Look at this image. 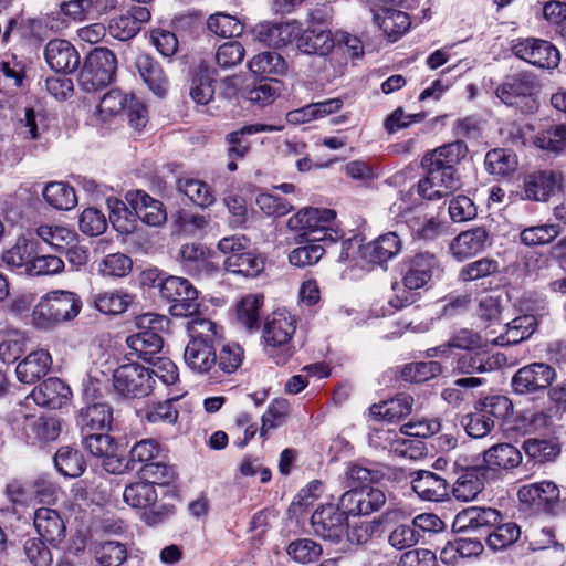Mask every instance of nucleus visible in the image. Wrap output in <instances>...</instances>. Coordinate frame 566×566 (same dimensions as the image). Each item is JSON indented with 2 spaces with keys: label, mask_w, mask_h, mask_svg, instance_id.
<instances>
[{
  "label": "nucleus",
  "mask_w": 566,
  "mask_h": 566,
  "mask_svg": "<svg viewBox=\"0 0 566 566\" xmlns=\"http://www.w3.org/2000/svg\"><path fill=\"white\" fill-rule=\"evenodd\" d=\"M468 154L463 140H455L428 151L421 165L426 175L417 184L418 195L427 200H437L448 196L460 186L457 165Z\"/></svg>",
  "instance_id": "f257e3e1"
},
{
  "label": "nucleus",
  "mask_w": 566,
  "mask_h": 566,
  "mask_svg": "<svg viewBox=\"0 0 566 566\" xmlns=\"http://www.w3.org/2000/svg\"><path fill=\"white\" fill-rule=\"evenodd\" d=\"M189 342L184 352L187 367L195 374L214 377L216 350L221 327L208 318H192L188 323Z\"/></svg>",
  "instance_id": "f03ea898"
},
{
  "label": "nucleus",
  "mask_w": 566,
  "mask_h": 566,
  "mask_svg": "<svg viewBox=\"0 0 566 566\" xmlns=\"http://www.w3.org/2000/svg\"><path fill=\"white\" fill-rule=\"evenodd\" d=\"M296 323L295 316L286 310H276L264 321L261 336L263 350L277 366L286 365L295 353L292 338Z\"/></svg>",
  "instance_id": "7ed1b4c3"
},
{
  "label": "nucleus",
  "mask_w": 566,
  "mask_h": 566,
  "mask_svg": "<svg viewBox=\"0 0 566 566\" xmlns=\"http://www.w3.org/2000/svg\"><path fill=\"white\" fill-rule=\"evenodd\" d=\"M83 302L72 291L54 290L43 295L33 307L31 319L36 329L50 331L78 316Z\"/></svg>",
  "instance_id": "20e7f679"
},
{
  "label": "nucleus",
  "mask_w": 566,
  "mask_h": 566,
  "mask_svg": "<svg viewBox=\"0 0 566 566\" xmlns=\"http://www.w3.org/2000/svg\"><path fill=\"white\" fill-rule=\"evenodd\" d=\"M539 90L538 76L532 71L520 70L503 78L495 88V95L507 107L528 115L538 111Z\"/></svg>",
  "instance_id": "39448f33"
},
{
  "label": "nucleus",
  "mask_w": 566,
  "mask_h": 566,
  "mask_svg": "<svg viewBox=\"0 0 566 566\" xmlns=\"http://www.w3.org/2000/svg\"><path fill=\"white\" fill-rule=\"evenodd\" d=\"M439 271L440 262L433 253L419 252L407 256L401 263L405 290L401 295L390 298L389 306L398 311L412 305L418 296V293L412 291L426 286Z\"/></svg>",
  "instance_id": "423d86ee"
},
{
  "label": "nucleus",
  "mask_w": 566,
  "mask_h": 566,
  "mask_svg": "<svg viewBox=\"0 0 566 566\" xmlns=\"http://www.w3.org/2000/svg\"><path fill=\"white\" fill-rule=\"evenodd\" d=\"M117 56L106 46L93 48L84 57L77 82L87 93L98 92L112 84L117 73Z\"/></svg>",
  "instance_id": "0eeeda50"
},
{
  "label": "nucleus",
  "mask_w": 566,
  "mask_h": 566,
  "mask_svg": "<svg viewBox=\"0 0 566 566\" xmlns=\"http://www.w3.org/2000/svg\"><path fill=\"white\" fill-rule=\"evenodd\" d=\"M450 473L453 479L450 495L462 502L474 500L484 490L485 482L492 481L474 457H458L451 464Z\"/></svg>",
  "instance_id": "6e6552de"
},
{
  "label": "nucleus",
  "mask_w": 566,
  "mask_h": 566,
  "mask_svg": "<svg viewBox=\"0 0 566 566\" xmlns=\"http://www.w3.org/2000/svg\"><path fill=\"white\" fill-rule=\"evenodd\" d=\"M503 361V355H492L484 350L474 349L455 354L451 363L452 374L468 375L469 377L457 379L454 386L465 389L480 387L485 384V379L473 375L500 368Z\"/></svg>",
  "instance_id": "1a4fd4ad"
},
{
  "label": "nucleus",
  "mask_w": 566,
  "mask_h": 566,
  "mask_svg": "<svg viewBox=\"0 0 566 566\" xmlns=\"http://www.w3.org/2000/svg\"><path fill=\"white\" fill-rule=\"evenodd\" d=\"M159 296L175 317H191L199 312V292L188 279L167 276L160 283Z\"/></svg>",
  "instance_id": "9d476101"
},
{
  "label": "nucleus",
  "mask_w": 566,
  "mask_h": 566,
  "mask_svg": "<svg viewBox=\"0 0 566 566\" xmlns=\"http://www.w3.org/2000/svg\"><path fill=\"white\" fill-rule=\"evenodd\" d=\"M313 534L325 542L339 544L347 532L348 516L339 501L317 505L310 520Z\"/></svg>",
  "instance_id": "9b49d317"
},
{
  "label": "nucleus",
  "mask_w": 566,
  "mask_h": 566,
  "mask_svg": "<svg viewBox=\"0 0 566 566\" xmlns=\"http://www.w3.org/2000/svg\"><path fill=\"white\" fill-rule=\"evenodd\" d=\"M154 385L150 368L138 363L120 365L113 373L114 391L122 398H144L151 394Z\"/></svg>",
  "instance_id": "f8f14e48"
},
{
  "label": "nucleus",
  "mask_w": 566,
  "mask_h": 566,
  "mask_svg": "<svg viewBox=\"0 0 566 566\" xmlns=\"http://www.w3.org/2000/svg\"><path fill=\"white\" fill-rule=\"evenodd\" d=\"M515 57L537 69L555 70L560 63L559 50L549 41L539 38H518L512 41Z\"/></svg>",
  "instance_id": "ddd939ff"
},
{
  "label": "nucleus",
  "mask_w": 566,
  "mask_h": 566,
  "mask_svg": "<svg viewBox=\"0 0 566 566\" xmlns=\"http://www.w3.org/2000/svg\"><path fill=\"white\" fill-rule=\"evenodd\" d=\"M502 520L504 515L495 507L472 505L455 515L452 528L455 533H472L485 539Z\"/></svg>",
  "instance_id": "4468645a"
},
{
  "label": "nucleus",
  "mask_w": 566,
  "mask_h": 566,
  "mask_svg": "<svg viewBox=\"0 0 566 566\" xmlns=\"http://www.w3.org/2000/svg\"><path fill=\"white\" fill-rule=\"evenodd\" d=\"M557 377L554 367L546 363H531L518 368L511 379L516 395H533L549 389Z\"/></svg>",
  "instance_id": "2eb2a0df"
},
{
  "label": "nucleus",
  "mask_w": 566,
  "mask_h": 566,
  "mask_svg": "<svg viewBox=\"0 0 566 566\" xmlns=\"http://www.w3.org/2000/svg\"><path fill=\"white\" fill-rule=\"evenodd\" d=\"M480 462L492 481L503 478L517 468L523 460L522 452L512 443H496L482 453Z\"/></svg>",
  "instance_id": "dca6fc26"
},
{
  "label": "nucleus",
  "mask_w": 566,
  "mask_h": 566,
  "mask_svg": "<svg viewBox=\"0 0 566 566\" xmlns=\"http://www.w3.org/2000/svg\"><path fill=\"white\" fill-rule=\"evenodd\" d=\"M560 491L553 481L525 484L520 488V502L536 513L553 514L559 501Z\"/></svg>",
  "instance_id": "f3484780"
},
{
  "label": "nucleus",
  "mask_w": 566,
  "mask_h": 566,
  "mask_svg": "<svg viewBox=\"0 0 566 566\" xmlns=\"http://www.w3.org/2000/svg\"><path fill=\"white\" fill-rule=\"evenodd\" d=\"M386 500L384 491L377 488H352L338 497L340 506H343L348 517L378 512L386 504Z\"/></svg>",
  "instance_id": "a211bd4d"
},
{
  "label": "nucleus",
  "mask_w": 566,
  "mask_h": 566,
  "mask_svg": "<svg viewBox=\"0 0 566 566\" xmlns=\"http://www.w3.org/2000/svg\"><path fill=\"white\" fill-rule=\"evenodd\" d=\"M402 250V241L397 232L389 231L380 234L370 242L360 245L359 253L370 268L387 269V263Z\"/></svg>",
  "instance_id": "6ab92c4d"
},
{
  "label": "nucleus",
  "mask_w": 566,
  "mask_h": 566,
  "mask_svg": "<svg viewBox=\"0 0 566 566\" xmlns=\"http://www.w3.org/2000/svg\"><path fill=\"white\" fill-rule=\"evenodd\" d=\"M125 200L134 210L138 221L149 227H161L167 221V211L163 201L151 197L143 189L129 190Z\"/></svg>",
  "instance_id": "aec40b11"
},
{
  "label": "nucleus",
  "mask_w": 566,
  "mask_h": 566,
  "mask_svg": "<svg viewBox=\"0 0 566 566\" xmlns=\"http://www.w3.org/2000/svg\"><path fill=\"white\" fill-rule=\"evenodd\" d=\"M275 128L266 124H249L226 135L227 156L230 159L227 169L234 172L238 169V160L244 159L251 151V136L263 132H273Z\"/></svg>",
  "instance_id": "412c9836"
},
{
  "label": "nucleus",
  "mask_w": 566,
  "mask_h": 566,
  "mask_svg": "<svg viewBox=\"0 0 566 566\" xmlns=\"http://www.w3.org/2000/svg\"><path fill=\"white\" fill-rule=\"evenodd\" d=\"M114 408L107 402H86L75 412V424L81 434L112 431Z\"/></svg>",
  "instance_id": "4be33fe9"
},
{
  "label": "nucleus",
  "mask_w": 566,
  "mask_h": 566,
  "mask_svg": "<svg viewBox=\"0 0 566 566\" xmlns=\"http://www.w3.org/2000/svg\"><path fill=\"white\" fill-rule=\"evenodd\" d=\"M44 59L51 70L64 75L74 73L81 65L77 49L64 39L50 40L44 46Z\"/></svg>",
  "instance_id": "5701e85b"
},
{
  "label": "nucleus",
  "mask_w": 566,
  "mask_h": 566,
  "mask_svg": "<svg viewBox=\"0 0 566 566\" xmlns=\"http://www.w3.org/2000/svg\"><path fill=\"white\" fill-rule=\"evenodd\" d=\"M134 66L149 91L159 98L167 96L170 81L160 62L149 53L135 57Z\"/></svg>",
  "instance_id": "b1692460"
},
{
  "label": "nucleus",
  "mask_w": 566,
  "mask_h": 566,
  "mask_svg": "<svg viewBox=\"0 0 566 566\" xmlns=\"http://www.w3.org/2000/svg\"><path fill=\"white\" fill-rule=\"evenodd\" d=\"M563 175L554 170H539L524 178L523 199L547 201L562 189Z\"/></svg>",
  "instance_id": "393cba45"
},
{
  "label": "nucleus",
  "mask_w": 566,
  "mask_h": 566,
  "mask_svg": "<svg viewBox=\"0 0 566 566\" xmlns=\"http://www.w3.org/2000/svg\"><path fill=\"white\" fill-rule=\"evenodd\" d=\"M484 551L480 537L454 536L441 548L439 558L446 566H461L469 559L479 557Z\"/></svg>",
  "instance_id": "a878e982"
},
{
  "label": "nucleus",
  "mask_w": 566,
  "mask_h": 566,
  "mask_svg": "<svg viewBox=\"0 0 566 566\" xmlns=\"http://www.w3.org/2000/svg\"><path fill=\"white\" fill-rule=\"evenodd\" d=\"M151 13L148 7L130 6L126 13L113 18L108 23L109 34L119 41L134 39L144 23L150 20Z\"/></svg>",
  "instance_id": "bb28decb"
},
{
  "label": "nucleus",
  "mask_w": 566,
  "mask_h": 566,
  "mask_svg": "<svg viewBox=\"0 0 566 566\" xmlns=\"http://www.w3.org/2000/svg\"><path fill=\"white\" fill-rule=\"evenodd\" d=\"M491 244L490 232L485 227H474L461 231L450 243V251L457 261H464L482 253Z\"/></svg>",
  "instance_id": "cd10ccee"
},
{
  "label": "nucleus",
  "mask_w": 566,
  "mask_h": 566,
  "mask_svg": "<svg viewBox=\"0 0 566 566\" xmlns=\"http://www.w3.org/2000/svg\"><path fill=\"white\" fill-rule=\"evenodd\" d=\"M303 210H300L295 216L289 219V227L293 230H301L300 238L310 242H322L325 245H332L340 241L344 237V231L333 227H325L321 221L313 219L307 220L303 217Z\"/></svg>",
  "instance_id": "c85d7f7f"
},
{
  "label": "nucleus",
  "mask_w": 566,
  "mask_h": 566,
  "mask_svg": "<svg viewBox=\"0 0 566 566\" xmlns=\"http://www.w3.org/2000/svg\"><path fill=\"white\" fill-rule=\"evenodd\" d=\"M335 34L323 25H307L296 36V48L304 54L327 56L335 49Z\"/></svg>",
  "instance_id": "c756f323"
},
{
  "label": "nucleus",
  "mask_w": 566,
  "mask_h": 566,
  "mask_svg": "<svg viewBox=\"0 0 566 566\" xmlns=\"http://www.w3.org/2000/svg\"><path fill=\"white\" fill-rule=\"evenodd\" d=\"M33 525L40 538L54 548L64 541L66 525L57 510L39 507L33 515Z\"/></svg>",
  "instance_id": "7c9ffc66"
},
{
  "label": "nucleus",
  "mask_w": 566,
  "mask_h": 566,
  "mask_svg": "<svg viewBox=\"0 0 566 566\" xmlns=\"http://www.w3.org/2000/svg\"><path fill=\"white\" fill-rule=\"evenodd\" d=\"M31 397L38 406L55 410L70 402L72 390L62 379L50 377L34 387Z\"/></svg>",
  "instance_id": "2f4dec72"
},
{
  "label": "nucleus",
  "mask_w": 566,
  "mask_h": 566,
  "mask_svg": "<svg viewBox=\"0 0 566 566\" xmlns=\"http://www.w3.org/2000/svg\"><path fill=\"white\" fill-rule=\"evenodd\" d=\"M301 24L296 21L260 23L254 28L255 39L269 48L280 49L296 40Z\"/></svg>",
  "instance_id": "473e14b6"
},
{
  "label": "nucleus",
  "mask_w": 566,
  "mask_h": 566,
  "mask_svg": "<svg viewBox=\"0 0 566 566\" xmlns=\"http://www.w3.org/2000/svg\"><path fill=\"white\" fill-rule=\"evenodd\" d=\"M244 359V349L235 342L223 343L222 329L219 331V345L216 350L214 377L212 382H221L235 373Z\"/></svg>",
  "instance_id": "72a5a7b5"
},
{
  "label": "nucleus",
  "mask_w": 566,
  "mask_h": 566,
  "mask_svg": "<svg viewBox=\"0 0 566 566\" xmlns=\"http://www.w3.org/2000/svg\"><path fill=\"white\" fill-rule=\"evenodd\" d=\"M52 364V356L48 349L33 350L17 365V378L22 384L33 385L48 375Z\"/></svg>",
  "instance_id": "f704fd0d"
},
{
  "label": "nucleus",
  "mask_w": 566,
  "mask_h": 566,
  "mask_svg": "<svg viewBox=\"0 0 566 566\" xmlns=\"http://www.w3.org/2000/svg\"><path fill=\"white\" fill-rule=\"evenodd\" d=\"M411 488L424 501L442 502L450 496V483L431 471L420 470L416 472V476L411 481Z\"/></svg>",
  "instance_id": "c9c22d12"
},
{
  "label": "nucleus",
  "mask_w": 566,
  "mask_h": 566,
  "mask_svg": "<svg viewBox=\"0 0 566 566\" xmlns=\"http://www.w3.org/2000/svg\"><path fill=\"white\" fill-rule=\"evenodd\" d=\"M265 261L262 253L249 247L238 255L227 256L223 261V269L233 275L254 279L264 271Z\"/></svg>",
  "instance_id": "e433bc0d"
},
{
  "label": "nucleus",
  "mask_w": 566,
  "mask_h": 566,
  "mask_svg": "<svg viewBox=\"0 0 566 566\" xmlns=\"http://www.w3.org/2000/svg\"><path fill=\"white\" fill-rule=\"evenodd\" d=\"M345 475L349 486L369 489L370 484L379 483L385 478V472L381 464L358 459L347 464Z\"/></svg>",
  "instance_id": "4c0bfd02"
},
{
  "label": "nucleus",
  "mask_w": 566,
  "mask_h": 566,
  "mask_svg": "<svg viewBox=\"0 0 566 566\" xmlns=\"http://www.w3.org/2000/svg\"><path fill=\"white\" fill-rule=\"evenodd\" d=\"M413 398L408 394H398L396 397L374 403L369 407V416L374 420L398 422L412 411Z\"/></svg>",
  "instance_id": "58836bf2"
},
{
  "label": "nucleus",
  "mask_w": 566,
  "mask_h": 566,
  "mask_svg": "<svg viewBox=\"0 0 566 566\" xmlns=\"http://www.w3.org/2000/svg\"><path fill=\"white\" fill-rule=\"evenodd\" d=\"M401 511H387L379 517H376L371 521H365L355 523L353 526H347V532L345 536L350 545H365L367 544L373 536L381 531V526L386 523L395 521L398 516H401Z\"/></svg>",
  "instance_id": "ea45409f"
},
{
  "label": "nucleus",
  "mask_w": 566,
  "mask_h": 566,
  "mask_svg": "<svg viewBox=\"0 0 566 566\" xmlns=\"http://www.w3.org/2000/svg\"><path fill=\"white\" fill-rule=\"evenodd\" d=\"M444 371V367L437 360L412 361L402 365L398 377L406 384L421 385L438 378Z\"/></svg>",
  "instance_id": "a19ab883"
},
{
  "label": "nucleus",
  "mask_w": 566,
  "mask_h": 566,
  "mask_svg": "<svg viewBox=\"0 0 566 566\" xmlns=\"http://www.w3.org/2000/svg\"><path fill=\"white\" fill-rule=\"evenodd\" d=\"M249 70L258 78L275 80L286 73L287 65L283 56L277 52H261L254 55L248 63Z\"/></svg>",
  "instance_id": "79ce46f5"
},
{
  "label": "nucleus",
  "mask_w": 566,
  "mask_h": 566,
  "mask_svg": "<svg viewBox=\"0 0 566 566\" xmlns=\"http://www.w3.org/2000/svg\"><path fill=\"white\" fill-rule=\"evenodd\" d=\"M133 301L134 295L123 289L101 291L92 296L93 307L96 311L113 316L126 312Z\"/></svg>",
  "instance_id": "37998d69"
},
{
  "label": "nucleus",
  "mask_w": 566,
  "mask_h": 566,
  "mask_svg": "<svg viewBox=\"0 0 566 566\" xmlns=\"http://www.w3.org/2000/svg\"><path fill=\"white\" fill-rule=\"evenodd\" d=\"M127 346L136 358L151 363L155 355L160 353L164 339L157 332L143 331L127 337Z\"/></svg>",
  "instance_id": "c03bdc74"
},
{
  "label": "nucleus",
  "mask_w": 566,
  "mask_h": 566,
  "mask_svg": "<svg viewBox=\"0 0 566 566\" xmlns=\"http://www.w3.org/2000/svg\"><path fill=\"white\" fill-rule=\"evenodd\" d=\"M56 471L65 478L75 479L86 470V460L81 450L71 446H62L53 458Z\"/></svg>",
  "instance_id": "a18cd8bd"
},
{
  "label": "nucleus",
  "mask_w": 566,
  "mask_h": 566,
  "mask_svg": "<svg viewBox=\"0 0 566 566\" xmlns=\"http://www.w3.org/2000/svg\"><path fill=\"white\" fill-rule=\"evenodd\" d=\"M263 304L264 296L262 294H247L237 303V319L249 333L260 329Z\"/></svg>",
  "instance_id": "49530a36"
},
{
  "label": "nucleus",
  "mask_w": 566,
  "mask_h": 566,
  "mask_svg": "<svg viewBox=\"0 0 566 566\" xmlns=\"http://www.w3.org/2000/svg\"><path fill=\"white\" fill-rule=\"evenodd\" d=\"M38 248V241L19 238L15 244L3 253L2 259L9 268L21 270L29 275Z\"/></svg>",
  "instance_id": "de8ad7c7"
},
{
  "label": "nucleus",
  "mask_w": 566,
  "mask_h": 566,
  "mask_svg": "<svg viewBox=\"0 0 566 566\" xmlns=\"http://www.w3.org/2000/svg\"><path fill=\"white\" fill-rule=\"evenodd\" d=\"M137 474L148 480L153 485L166 486L174 483L178 478L175 465L167 461L166 451L161 457L137 469Z\"/></svg>",
  "instance_id": "09e8293b"
},
{
  "label": "nucleus",
  "mask_w": 566,
  "mask_h": 566,
  "mask_svg": "<svg viewBox=\"0 0 566 566\" xmlns=\"http://www.w3.org/2000/svg\"><path fill=\"white\" fill-rule=\"evenodd\" d=\"M474 409L488 416L495 426L496 422H503L513 413V402L504 395L488 394L482 395L474 402Z\"/></svg>",
  "instance_id": "8fccbe9b"
},
{
  "label": "nucleus",
  "mask_w": 566,
  "mask_h": 566,
  "mask_svg": "<svg viewBox=\"0 0 566 566\" xmlns=\"http://www.w3.org/2000/svg\"><path fill=\"white\" fill-rule=\"evenodd\" d=\"M123 499L133 509L146 510L156 504L158 493L155 485L148 482V480L140 478V480L125 486Z\"/></svg>",
  "instance_id": "3c124183"
},
{
  "label": "nucleus",
  "mask_w": 566,
  "mask_h": 566,
  "mask_svg": "<svg viewBox=\"0 0 566 566\" xmlns=\"http://www.w3.org/2000/svg\"><path fill=\"white\" fill-rule=\"evenodd\" d=\"M375 21L390 42L401 38L411 24L408 13L396 9H385L375 15Z\"/></svg>",
  "instance_id": "603ef678"
},
{
  "label": "nucleus",
  "mask_w": 566,
  "mask_h": 566,
  "mask_svg": "<svg viewBox=\"0 0 566 566\" xmlns=\"http://www.w3.org/2000/svg\"><path fill=\"white\" fill-rule=\"evenodd\" d=\"M109 221L120 234H132L138 230V219L128 203L119 199H108Z\"/></svg>",
  "instance_id": "864d4df0"
},
{
  "label": "nucleus",
  "mask_w": 566,
  "mask_h": 566,
  "mask_svg": "<svg viewBox=\"0 0 566 566\" xmlns=\"http://www.w3.org/2000/svg\"><path fill=\"white\" fill-rule=\"evenodd\" d=\"M522 448L525 454L535 463L554 462L562 452L557 440L530 438L524 440Z\"/></svg>",
  "instance_id": "5fc2aeb1"
},
{
  "label": "nucleus",
  "mask_w": 566,
  "mask_h": 566,
  "mask_svg": "<svg viewBox=\"0 0 566 566\" xmlns=\"http://www.w3.org/2000/svg\"><path fill=\"white\" fill-rule=\"evenodd\" d=\"M42 195L45 202L56 210H71L77 203L75 190L67 182H49Z\"/></svg>",
  "instance_id": "6e6d98bb"
},
{
  "label": "nucleus",
  "mask_w": 566,
  "mask_h": 566,
  "mask_svg": "<svg viewBox=\"0 0 566 566\" xmlns=\"http://www.w3.org/2000/svg\"><path fill=\"white\" fill-rule=\"evenodd\" d=\"M521 537V527L512 521L502 520L485 537V543L493 552L512 546Z\"/></svg>",
  "instance_id": "4d7b16f0"
},
{
  "label": "nucleus",
  "mask_w": 566,
  "mask_h": 566,
  "mask_svg": "<svg viewBox=\"0 0 566 566\" xmlns=\"http://www.w3.org/2000/svg\"><path fill=\"white\" fill-rule=\"evenodd\" d=\"M499 273V261L493 258L484 256L464 264L459 270L458 280L462 283L483 281Z\"/></svg>",
  "instance_id": "13d9d810"
},
{
  "label": "nucleus",
  "mask_w": 566,
  "mask_h": 566,
  "mask_svg": "<svg viewBox=\"0 0 566 566\" xmlns=\"http://www.w3.org/2000/svg\"><path fill=\"white\" fill-rule=\"evenodd\" d=\"M538 326L537 318L525 314L513 318L506 324V331L500 336L502 344L516 345L530 338Z\"/></svg>",
  "instance_id": "bf43d9fd"
},
{
  "label": "nucleus",
  "mask_w": 566,
  "mask_h": 566,
  "mask_svg": "<svg viewBox=\"0 0 566 566\" xmlns=\"http://www.w3.org/2000/svg\"><path fill=\"white\" fill-rule=\"evenodd\" d=\"M176 188L191 202L201 208H207L214 202V196L211 187L199 179L178 178Z\"/></svg>",
  "instance_id": "052dcab7"
},
{
  "label": "nucleus",
  "mask_w": 566,
  "mask_h": 566,
  "mask_svg": "<svg viewBox=\"0 0 566 566\" xmlns=\"http://www.w3.org/2000/svg\"><path fill=\"white\" fill-rule=\"evenodd\" d=\"M207 28L219 38L233 39L241 36L244 31V23L234 15L217 12L207 19Z\"/></svg>",
  "instance_id": "680f3d73"
},
{
  "label": "nucleus",
  "mask_w": 566,
  "mask_h": 566,
  "mask_svg": "<svg viewBox=\"0 0 566 566\" xmlns=\"http://www.w3.org/2000/svg\"><path fill=\"white\" fill-rule=\"evenodd\" d=\"M335 49L332 55L338 63L347 64L348 59H357L364 55L363 41L346 31H337L335 33Z\"/></svg>",
  "instance_id": "e2e57ef3"
},
{
  "label": "nucleus",
  "mask_w": 566,
  "mask_h": 566,
  "mask_svg": "<svg viewBox=\"0 0 566 566\" xmlns=\"http://www.w3.org/2000/svg\"><path fill=\"white\" fill-rule=\"evenodd\" d=\"M45 120V115L36 113L32 107H27L24 117L15 124V135L23 140H41L46 129Z\"/></svg>",
  "instance_id": "0e129e2a"
},
{
  "label": "nucleus",
  "mask_w": 566,
  "mask_h": 566,
  "mask_svg": "<svg viewBox=\"0 0 566 566\" xmlns=\"http://www.w3.org/2000/svg\"><path fill=\"white\" fill-rule=\"evenodd\" d=\"M165 451V447L151 438L142 439L135 442L128 451L130 470L135 471L138 464L144 467L147 463L158 459Z\"/></svg>",
  "instance_id": "69168bd1"
},
{
  "label": "nucleus",
  "mask_w": 566,
  "mask_h": 566,
  "mask_svg": "<svg viewBox=\"0 0 566 566\" xmlns=\"http://www.w3.org/2000/svg\"><path fill=\"white\" fill-rule=\"evenodd\" d=\"M38 237L56 252L62 253L67 247L74 244L77 233L61 226L42 224L36 229Z\"/></svg>",
  "instance_id": "338daca9"
},
{
  "label": "nucleus",
  "mask_w": 566,
  "mask_h": 566,
  "mask_svg": "<svg viewBox=\"0 0 566 566\" xmlns=\"http://www.w3.org/2000/svg\"><path fill=\"white\" fill-rule=\"evenodd\" d=\"M94 557L101 566H122L128 557V551L122 542L105 541L95 545Z\"/></svg>",
  "instance_id": "774afa93"
}]
</instances>
